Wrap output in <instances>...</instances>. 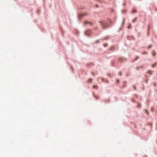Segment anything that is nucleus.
<instances>
[{
	"instance_id": "nucleus-1",
	"label": "nucleus",
	"mask_w": 157,
	"mask_h": 157,
	"mask_svg": "<svg viewBox=\"0 0 157 157\" xmlns=\"http://www.w3.org/2000/svg\"><path fill=\"white\" fill-rule=\"evenodd\" d=\"M99 22L101 24V26L103 28H106L108 25L105 22H102L101 21H100Z\"/></svg>"
},
{
	"instance_id": "nucleus-2",
	"label": "nucleus",
	"mask_w": 157,
	"mask_h": 157,
	"mask_svg": "<svg viewBox=\"0 0 157 157\" xmlns=\"http://www.w3.org/2000/svg\"><path fill=\"white\" fill-rule=\"evenodd\" d=\"M85 34L87 36H90L91 35V32L90 30H88L85 32Z\"/></svg>"
},
{
	"instance_id": "nucleus-3",
	"label": "nucleus",
	"mask_w": 157,
	"mask_h": 157,
	"mask_svg": "<svg viewBox=\"0 0 157 157\" xmlns=\"http://www.w3.org/2000/svg\"><path fill=\"white\" fill-rule=\"evenodd\" d=\"M87 15V13H82L80 14L79 15V17H83V16H85V15Z\"/></svg>"
},
{
	"instance_id": "nucleus-4",
	"label": "nucleus",
	"mask_w": 157,
	"mask_h": 157,
	"mask_svg": "<svg viewBox=\"0 0 157 157\" xmlns=\"http://www.w3.org/2000/svg\"><path fill=\"white\" fill-rule=\"evenodd\" d=\"M84 24H90V25H93V23H90V22L89 21H85L84 22Z\"/></svg>"
},
{
	"instance_id": "nucleus-5",
	"label": "nucleus",
	"mask_w": 157,
	"mask_h": 157,
	"mask_svg": "<svg viewBox=\"0 0 157 157\" xmlns=\"http://www.w3.org/2000/svg\"><path fill=\"white\" fill-rule=\"evenodd\" d=\"M136 10L134 8H133L132 10V13H136Z\"/></svg>"
},
{
	"instance_id": "nucleus-6",
	"label": "nucleus",
	"mask_w": 157,
	"mask_h": 157,
	"mask_svg": "<svg viewBox=\"0 0 157 157\" xmlns=\"http://www.w3.org/2000/svg\"><path fill=\"white\" fill-rule=\"evenodd\" d=\"M93 88L95 89H97L98 88V86L97 85H94L93 86Z\"/></svg>"
},
{
	"instance_id": "nucleus-7",
	"label": "nucleus",
	"mask_w": 157,
	"mask_h": 157,
	"mask_svg": "<svg viewBox=\"0 0 157 157\" xmlns=\"http://www.w3.org/2000/svg\"><path fill=\"white\" fill-rule=\"evenodd\" d=\"M92 81V78H90L88 79V82H91Z\"/></svg>"
},
{
	"instance_id": "nucleus-8",
	"label": "nucleus",
	"mask_w": 157,
	"mask_h": 157,
	"mask_svg": "<svg viewBox=\"0 0 157 157\" xmlns=\"http://www.w3.org/2000/svg\"><path fill=\"white\" fill-rule=\"evenodd\" d=\"M156 65V63H154V64H152L151 66L152 67H155Z\"/></svg>"
},
{
	"instance_id": "nucleus-9",
	"label": "nucleus",
	"mask_w": 157,
	"mask_h": 157,
	"mask_svg": "<svg viewBox=\"0 0 157 157\" xmlns=\"http://www.w3.org/2000/svg\"><path fill=\"white\" fill-rule=\"evenodd\" d=\"M156 54L154 51L152 52V55L153 56H155L156 55Z\"/></svg>"
},
{
	"instance_id": "nucleus-10",
	"label": "nucleus",
	"mask_w": 157,
	"mask_h": 157,
	"mask_svg": "<svg viewBox=\"0 0 157 157\" xmlns=\"http://www.w3.org/2000/svg\"><path fill=\"white\" fill-rule=\"evenodd\" d=\"M148 74H152V72H151V71H148Z\"/></svg>"
},
{
	"instance_id": "nucleus-11",
	"label": "nucleus",
	"mask_w": 157,
	"mask_h": 157,
	"mask_svg": "<svg viewBox=\"0 0 157 157\" xmlns=\"http://www.w3.org/2000/svg\"><path fill=\"white\" fill-rule=\"evenodd\" d=\"M137 19V18H135L133 21H132V22L134 23L135 22V21Z\"/></svg>"
},
{
	"instance_id": "nucleus-12",
	"label": "nucleus",
	"mask_w": 157,
	"mask_h": 157,
	"mask_svg": "<svg viewBox=\"0 0 157 157\" xmlns=\"http://www.w3.org/2000/svg\"><path fill=\"white\" fill-rule=\"evenodd\" d=\"M139 57L137 56L136 58L135 59V60H136L138 59L139 58Z\"/></svg>"
},
{
	"instance_id": "nucleus-13",
	"label": "nucleus",
	"mask_w": 157,
	"mask_h": 157,
	"mask_svg": "<svg viewBox=\"0 0 157 157\" xmlns=\"http://www.w3.org/2000/svg\"><path fill=\"white\" fill-rule=\"evenodd\" d=\"M139 57L137 56L136 58L135 59V60H136L138 59L139 58Z\"/></svg>"
},
{
	"instance_id": "nucleus-14",
	"label": "nucleus",
	"mask_w": 157,
	"mask_h": 157,
	"mask_svg": "<svg viewBox=\"0 0 157 157\" xmlns=\"http://www.w3.org/2000/svg\"><path fill=\"white\" fill-rule=\"evenodd\" d=\"M139 57L137 56L136 58L135 59V60H136L138 59L139 58Z\"/></svg>"
},
{
	"instance_id": "nucleus-15",
	"label": "nucleus",
	"mask_w": 157,
	"mask_h": 157,
	"mask_svg": "<svg viewBox=\"0 0 157 157\" xmlns=\"http://www.w3.org/2000/svg\"><path fill=\"white\" fill-rule=\"evenodd\" d=\"M133 88H134V90H136V86H133Z\"/></svg>"
},
{
	"instance_id": "nucleus-16",
	"label": "nucleus",
	"mask_w": 157,
	"mask_h": 157,
	"mask_svg": "<svg viewBox=\"0 0 157 157\" xmlns=\"http://www.w3.org/2000/svg\"><path fill=\"white\" fill-rule=\"evenodd\" d=\"M107 45V44H105L104 45V46H105V47H106Z\"/></svg>"
},
{
	"instance_id": "nucleus-17",
	"label": "nucleus",
	"mask_w": 157,
	"mask_h": 157,
	"mask_svg": "<svg viewBox=\"0 0 157 157\" xmlns=\"http://www.w3.org/2000/svg\"><path fill=\"white\" fill-rule=\"evenodd\" d=\"M119 75H121V72H120L119 73Z\"/></svg>"
},
{
	"instance_id": "nucleus-18",
	"label": "nucleus",
	"mask_w": 157,
	"mask_h": 157,
	"mask_svg": "<svg viewBox=\"0 0 157 157\" xmlns=\"http://www.w3.org/2000/svg\"><path fill=\"white\" fill-rule=\"evenodd\" d=\"M128 29H129L130 28V25H129L128 27Z\"/></svg>"
},
{
	"instance_id": "nucleus-19",
	"label": "nucleus",
	"mask_w": 157,
	"mask_h": 157,
	"mask_svg": "<svg viewBox=\"0 0 157 157\" xmlns=\"http://www.w3.org/2000/svg\"><path fill=\"white\" fill-rule=\"evenodd\" d=\"M147 54V53L146 52H145L144 53H143V54Z\"/></svg>"
},
{
	"instance_id": "nucleus-20",
	"label": "nucleus",
	"mask_w": 157,
	"mask_h": 157,
	"mask_svg": "<svg viewBox=\"0 0 157 157\" xmlns=\"http://www.w3.org/2000/svg\"><path fill=\"white\" fill-rule=\"evenodd\" d=\"M145 111L146 112H147V110H145Z\"/></svg>"
},
{
	"instance_id": "nucleus-21",
	"label": "nucleus",
	"mask_w": 157,
	"mask_h": 157,
	"mask_svg": "<svg viewBox=\"0 0 157 157\" xmlns=\"http://www.w3.org/2000/svg\"><path fill=\"white\" fill-rule=\"evenodd\" d=\"M145 82H146L147 83V81H146V80L145 81Z\"/></svg>"
},
{
	"instance_id": "nucleus-22",
	"label": "nucleus",
	"mask_w": 157,
	"mask_h": 157,
	"mask_svg": "<svg viewBox=\"0 0 157 157\" xmlns=\"http://www.w3.org/2000/svg\"><path fill=\"white\" fill-rule=\"evenodd\" d=\"M151 47V46H150V47H149V48H150Z\"/></svg>"
},
{
	"instance_id": "nucleus-23",
	"label": "nucleus",
	"mask_w": 157,
	"mask_h": 157,
	"mask_svg": "<svg viewBox=\"0 0 157 157\" xmlns=\"http://www.w3.org/2000/svg\"><path fill=\"white\" fill-rule=\"evenodd\" d=\"M97 28H96L95 29H97Z\"/></svg>"
},
{
	"instance_id": "nucleus-24",
	"label": "nucleus",
	"mask_w": 157,
	"mask_h": 157,
	"mask_svg": "<svg viewBox=\"0 0 157 157\" xmlns=\"http://www.w3.org/2000/svg\"><path fill=\"white\" fill-rule=\"evenodd\" d=\"M96 42L97 43V42H98V41H97Z\"/></svg>"
}]
</instances>
